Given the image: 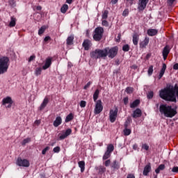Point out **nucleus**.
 I'll return each mask as SVG.
<instances>
[{"label": "nucleus", "instance_id": "nucleus-38", "mask_svg": "<svg viewBox=\"0 0 178 178\" xmlns=\"http://www.w3.org/2000/svg\"><path fill=\"white\" fill-rule=\"evenodd\" d=\"M147 97L148 99H152V98L154 97V92L153 91L148 92V93L147 94Z\"/></svg>", "mask_w": 178, "mask_h": 178}, {"label": "nucleus", "instance_id": "nucleus-7", "mask_svg": "<svg viewBox=\"0 0 178 178\" xmlns=\"http://www.w3.org/2000/svg\"><path fill=\"white\" fill-rule=\"evenodd\" d=\"M95 107L94 109L95 115H99L102 111H104V106H102V101L97 100L95 102Z\"/></svg>", "mask_w": 178, "mask_h": 178}, {"label": "nucleus", "instance_id": "nucleus-40", "mask_svg": "<svg viewBox=\"0 0 178 178\" xmlns=\"http://www.w3.org/2000/svg\"><path fill=\"white\" fill-rule=\"evenodd\" d=\"M134 88H131V87H128V88H126V92H127V94H131V93H133V91H134Z\"/></svg>", "mask_w": 178, "mask_h": 178}, {"label": "nucleus", "instance_id": "nucleus-45", "mask_svg": "<svg viewBox=\"0 0 178 178\" xmlns=\"http://www.w3.org/2000/svg\"><path fill=\"white\" fill-rule=\"evenodd\" d=\"M102 26H104L105 27H108L109 26V23L106 19L102 20Z\"/></svg>", "mask_w": 178, "mask_h": 178}, {"label": "nucleus", "instance_id": "nucleus-55", "mask_svg": "<svg viewBox=\"0 0 178 178\" xmlns=\"http://www.w3.org/2000/svg\"><path fill=\"white\" fill-rule=\"evenodd\" d=\"M34 59H35V56H31L29 59V62H32V60H34Z\"/></svg>", "mask_w": 178, "mask_h": 178}, {"label": "nucleus", "instance_id": "nucleus-17", "mask_svg": "<svg viewBox=\"0 0 178 178\" xmlns=\"http://www.w3.org/2000/svg\"><path fill=\"white\" fill-rule=\"evenodd\" d=\"M166 71V64L163 63L162 68L160 70V73L159 74V79L161 80L162 77H163V75L165 74V72Z\"/></svg>", "mask_w": 178, "mask_h": 178}, {"label": "nucleus", "instance_id": "nucleus-16", "mask_svg": "<svg viewBox=\"0 0 178 178\" xmlns=\"http://www.w3.org/2000/svg\"><path fill=\"white\" fill-rule=\"evenodd\" d=\"M140 40V35L137 33H134L133 35V44L134 45H138V41Z\"/></svg>", "mask_w": 178, "mask_h": 178}, {"label": "nucleus", "instance_id": "nucleus-6", "mask_svg": "<svg viewBox=\"0 0 178 178\" xmlns=\"http://www.w3.org/2000/svg\"><path fill=\"white\" fill-rule=\"evenodd\" d=\"M16 163L18 166H22V168H29L30 166V161L26 159H22V157H19L17 159Z\"/></svg>", "mask_w": 178, "mask_h": 178}, {"label": "nucleus", "instance_id": "nucleus-14", "mask_svg": "<svg viewBox=\"0 0 178 178\" xmlns=\"http://www.w3.org/2000/svg\"><path fill=\"white\" fill-rule=\"evenodd\" d=\"M149 44V38L145 37L144 40L140 43V48H146L147 45Z\"/></svg>", "mask_w": 178, "mask_h": 178}, {"label": "nucleus", "instance_id": "nucleus-25", "mask_svg": "<svg viewBox=\"0 0 178 178\" xmlns=\"http://www.w3.org/2000/svg\"><path fill=\"white\" fill-rule=\"evenodd\" d=\"M165 170V165L164 164H161L156 170L155 172L156 175L159 174L161 172V170Z\"/></svg>", "mask_w": 178, "mask_h": 178}, {"label": "nucleus", "instance_id": "nucleus-50", "mask_svg": "<svg viewBox=\"0 0 178 178\" xmlns=\"http://www.w3.org/2000/svg\"><path fill=\"white\" fill-rule=\"evenodd\" d=\"M91 84H92V83L91 81H89L87 83V84L84 86V90H87V88H90V86H91Z\"/></svg>", "mask_w": 178, "mask_h": 178}, {"label": "nucleus", "instance_id": "nucleus-26", "mask_svg": "<svg viewBox=\"0 0 178 178\" xmlns=\"http://www.w3.org/2000/svg\"><path fill=\"white\" fill-rule=\"evenodd\" d=\"M74 40V35H70L67 38V45H72L73 44V40Z\"/></svg>", "mask_w": 178, "mask_h": 178}, {"label": "nucleus", "instance_id": "nucleus-20", "mask_svg": "<svg viewBox=\"0 0 178 178\" xmlns=\"http://www.w3.org/2000/svg\"><path fill=\"white\" fill-rule=\"evenodd\" d=\"M151 172V164H147L144 168L143 175L148 176V174Z\"/></svg>", "mask_w": 178, "mask_h": 178}, {"label": "nucleus", "instance_id": "nucleus-31", "mask_svg": "<svg viewBox=\"0 0 178 178\" xmlns=\"http://www.w3.org/2000/svg\"><path fill=\"white\" fill-rule=\"evenodd\" d=\"M113 149H114L113 145L110 144V145H108V147H107V150H106V152H109L110 154H112V152H113Z\"/></svg>", "mask_w": 178, "mask_h": 178}, {"label": "nucleus", "instance_id": "nucleus-39", "mask_svg": "<svg viewBox=\"0 0 178 178\" xmlns=\"http://www.w3.org/2000/svg\"><path fill=\"white\" fill-rule=\"evenodd\" d=\"M130 49V47L129 46V44H125L122 47V50L124 52H129V50Z\"/></svg>", "mask_w": 178, "mask_h": 178}, {"label": "nucleus", "instance_id": "nucleus-34", "mask_svg": "<svg viewBox=\"0 0 178 178\" xmlns=\"http://www.w3.org/2000/svg\"><path fill=\"white\" fill-rule=\"evenodd\" d=\"M41 72H42V68L41 67L36 68L35 71V76H40L41 74Z\"/></svg>", "mask_w": 178, "mask_h": 178}, {"label": "nucleus", "instance_id": "nucleus-59", "mask_svg": "<svg viewBox=\"0 0 178 178\" xmlns=\"http://www.w3.org/2000/svg\"><path fill=\"white\" fill-rule=\"evenodd\" d=\"M10 5H15V0H8Z\"/></svg>", "mask_w": 178, "mask_h": 178}, {"label": "nucleus", "instance_id": "nucleus-36", "mask_svg": "<svg viewBox=\"0 0 178 178\" xmlns=\"http://www.w3.org/2000/svg\"><path fill=\"white\" fill-rule=\"evenodd\" d=\"M131 134V130L129 129L126 128L124 129V136H130Z\"/></svg>", "mask_w": 178, "mask_h": 178}, {"label": "nucleus", "instance_id": "nucleus-21", "mask_svg": "<svg viewBox=\"0 0 178 178\" xmlns=\"http://www.w3.org/2000/svg\"><path fill=\"white\" fill-rule=\"evenodd\" d=\"M158 34V30L156 29H148L147 30V35H149V37H154V35H156Z\"/></svg>", "mask_w": 178, "mask_h": 178}, {"label": "nucleus", "instance_id": "nucleus-35", "mask_svg": "<svg viewBox=\"0 0 178 178\" xmlns=\"http://www.w3.org/2000/svg\"><path fill=\"white\" fill-rule=\"evenodd\" d=\"M111 157V153L109 152H106L104 155L103 156V160L105 161Z\"/></svg>", "mask_w": 178, "mask_h": 178}, {"label": "nucleus", "instance_id": "nucleus-3", "mask_svg": "<svg viewBox=\"0 0 178 178\" xmlns=\"http://www.w3.org/2000/svg\"><path fill=\"white\" fill-rule=\"evenodd\" d=\"M9 69V58L7 56H0V74L6 73Z\"/></svg>", "mask_w": 178, "mask_h": 178}, {"label": "nucleus", "instance_id": "nucleus-19", "mask_svg": "<svg viewBox=\"0 0 178 178\" xmlns=\"http://www.w3.org/2000/svg\"><path fill=\"white\" fill-rule=\"evenodd\" d=\"M90 45H91V41L89 40H86L83 42V47L86 51H88L90 49Z\"/></svg>", "mask_w": 178, "mask_h": 178}, {"label": "nucleus", "instance_id": "nucleus-22", "mask_svg": "<svg viewBox=\"0 0 178 178\" xmlns=\"http://www.w3.org/2000/svg\"><path fill=\"white\" fill-rule=\"evenodd\" d=\"M60 124H62V118L57 117L54 122V127H58V126H60Z\"/></svg>", "mask_w": 178, "mask_h": 178}, {"label": "nucleus", "instance_id": "nucleus-57", "mask_svg": "<svg viewBox=\"0 0 178 178\" xmlns=\"http://www.w3.org/2000/svg\"><path fill=\"white\" fill-rule=\"evenodd\" d=\"M127 178H136V177L133 174H129Z\"/></svg>", "mask_w": 178, "mask_h": 178}, {"label": "nucleus", "instance_id": "nucleus-51", "mask_svg": "<svg viewBox=\"0 0 178 178\" xmlns=\"http://www.w3.org/2000/svg\"><path fill=\"white\" fill-rule=\"evenodd\" d=\"M172 172H173L174 173H178V167L172 168Z\"/></svg>", "mask_w": 178, "mask_h": 178}, {"label": "nucleus", "instance_id": "nucleus-47", "mask_svg": "<svg viewBox=\"0 0 178 178\" xmlns=\"http://www.w3.org/2000/svg\"><path fill=\"white\" fill-rule=\"evenodd\" d=\"M134 2V0H127V6H131V5H133Z\"/></svg>", "mask_w": 178, "mask_h": 178}, {"label": "nucleus", "instance_id": "nucleus-44", "mask_svg": "<svg viewBox=\"0 0 178 178\" xmlns=\"http://www.w3.org/2000/svg\"><path fill=\"white\" fill-rule=\"evenodd\" d=\"M142 148H143V149H145V151H148V149H149V146H148V145L145 143V144L142 145Z\"/></svg>", "mask_w": 178, "mask_h": 178}, {"label": "nucleus", "instance_id": "nucleus-64", "mask_svg": "<svg viewBox=\"0 0 178 178\" xmlns=\"http://www.w3.org/2000/svg\"><path fill=\"white\" fill-rule=\"evenodd\" d=\"M37 10H41L42 9V8L41 7V6H37L36 7Z\"/></svg>", "mask_w": 178, "mask_h": 178}, {"label": "nucleus", "instance_id": "nucleus-62", "mask_svg": "<svg viewBox=\"0 0 178 178\" xmlns=\"http://www.w3.org/2000/svg\"><path fill=\"white\" fill-rule=\"evenodd\" d=\"M137 148H138V146L137 145V144H134V145H133V149H137Z\"/></svg>", "mask_w": 178, "mask_h": 178}, {"label": "nucleus", "instance_id": "nucleus-52", "mask_svg": "<svg viewBox=\"0 0 178 178\" xmlns=\"http://www.w3.org/2000/svg\"><path fill=\"white\" fill-rule=\"evenodd\" d=\"M35 126H39V124H41V121L40 120H37L34 122Z\"/></svg>", "mask_w": 178, "mask_h": 178}, {"label": "nucleus", "instance_id": "nucleus-10", "mask_svg": "<svg viewBox=\"0 0 178 178\" xmlns=\"http://www.w3.org/2000/svg\"><path fill=\"white\" fill-rule=\"evenodd\" d=\"M70 134H72V129H68L66 131H63L58 134V139L65 140V138H67L68 136H70Z\"/></svg>", "mask_w": 178, "mask_h": 178}, {"label": "nucleus", "instance_id": "nucleus-15", "mask_svg": "<svg viewBox=\"0 0 178 178\" xmlns=\"http://www.w3.org/2000/svg\"><path fill=\"white\" fill-rule=\"evenodd\" d=\"M141 115H143L141 110L140 108H137L134 111L132 118H134L135 119L137 118H140Z\"/></svg>", "mask_w": 178, "mask_h": 178}, {"label": "nucleus", "instance_id": "nucleus-53", "mask_svg": "<svg viewBox=\"0 0 178 178\" xmlns=\"http://www.w3.org/2000/svg\"><path fill=\"white\" fill-rule=\"evenodd\" d=\"M124 105H127V104H129V97L124 98Z\"/></svg>", "mask_w": 178, "mask_h": 178}, {"label": "nucleus", "instance_id": "nucleus-4", "mask_svg": "<svg viewBox=\"0 0 178 178\" xmlns=\"http://www.w3.org/2000/svg\"><path fill=\"white\" fill-rule=\"evenodd\" d=\"M104 35V28L99 26L95 29L93 32V39L95 41H101Z\"/></svg>", "mask_w": 178, "mask_h": 178}, {"label": "nucleus", "instance_id": "nucleus-49", "mask_svg": "<svg viewBox=\"0 0 178 178\" xmlns=\"http://www.w3.org/2000/svg\"><path fill=\"white\" fill-rule=\"evenodd\" d=\"M47 151H49V147H46L42 151V155H45V154H47Z\"/></svg>", "mask_w": 178, "mask_h": 178}, {"label": "nucleus", "instance_id": "nucleus-29", "mask_svg": "<svg viewBox=\"0 0 178 178\" xmlns=\"http://www.w3.org/2000/svg\"><path fill=\"white\" fill-rule=\"evenodd\" d=\"M67 9H69V6L67 4H64L60 8L61 13H65L67 12Z\"/></svg>", "mask_w": 178, "mask_h": 178}, {"label": "nucleus", "instance_id": "nucleus-27", "mask_svg": "<svg viewBox=\"0 0 178 178\" xmlns=\"http://www.w3.org/2000/svg\"><path fill=\"white\" fill-rule=\"evenodd\" d=\"M16 26V18L11 17V20L9 24L10 27H15Z\"/></svg>", "mask_w": 178, "mask_h": 178}, {"label": "nucleus", "instance_id": "nucleus-13", "mask_svg": "<svg viewBox=\"0 0 178 178\" xmlns=\"http://www.w3.org/2000/svg\"><path fill=\"white\" fill-rule=\"evenodd\" d=\"M169 52H170V49H169V46H165L163 50V58L164 60H166L168 56L169 55Z\"/></svg>", "mask_w": 178, "mask_h": 178}, {"label": "nucleus", "instance_id": "nucleus-18", "mask_svg": "<svg viewBox=\"0 0 178 178\" xmlns=\"http://www.w3.org/2000/svg\"><path fill=\"white\" fill-rule=\"evenodd\" d=\"M48 102H49V99L48 97H44L43 99V102H42L40 106V111H42L48 105Z\"/></svg>", "mask_w": 178, "mask_h": 178}, {"label": "nucleus", "instance_id": "nucleus-60", "mask_svg": "<svg viewBox=\"0 0 178 178\" xmlns=\"http://www.w3.org/2000/svg\"><path fill=\"white\" fill-rule=\"evenodd\" d=\"M118 1L119 0H111V3H113V5H115V3H118Z\"/></svg>", "mask_w": 178, "mask_h": 178}, {"label": "nucleus", "instance_id": "nucleus-1", "mask_svg": "<svg viewBox=\"0 0 178 178\" xmlns=\"http://www.w3.org/2000/svg\"><path fill=\"white\" fill-rule=\"evenodd\" d=\"M160 112L165 118H173L174 116H176L177 114V111H176V108H172V106H168L166 104H161L160 106Z\"/></svg>", "mask_w": 178, "mask_h": 178}, {"label": "nucleus", "instance_id": "nucleus-9", "mask_svg": "<svg viewBox=\"0 0 178 178\" xmlns=\"http://www.w3.org/2000/svg\"><path fill=\"white\" fill-rule=\"evenodd\" d=\"M13 104V100L10 97H6L3 98L2 100V105L6 106V108H12V105Z\"/></svg>", "mask_w": 178, "mask_h": 178}, {"label": "nucleus", "instance_id": "nucleus-23", "mask_svg": "<svg viewBox=\"0 0 178 178\" xmlns=\"http://www.w3.org/2000/svg\"><path fill=\"white\" fill-rule=\"evenodd\" d=\"M79 167L81 168V172L83 173L86 169V162L84 161H81L78 162Z\"/></svg>", "mask_w": 178, "mask_h": 178}, {"label": "nucleus", "instance_id": "nucleus-41", "mask_svg": "<svg viewBox=\"0 0 178 178\" xmlns=\"http://www.w3.org/2000/svg\"><path fill=\"white\" fill-rule=\"evenodd\" d=\"M53 152L55 153V154H58L59 152H60V147L59 146H57L56 147H54L53 149Z\"/></svg>", "mask_w": 178, "mask_h": 178}, {"label": "nucleus", "instance_id": "nucleus-12", "mask_svg": "<svg viewBox=\"0 0 178 178\" xmlns=\"http://www.w3.org/2000/svg\"><path fill=\"white\" fill-rule=\"evenodd\" d=\"M51 65H52V58H47L46 59L44 65L42 66L43 70H47V69H48Z\"/></svg>", "mask_w": 178, "mask_h": 178}, {"label": "nucleus", "instance_id": "nucleus-32", "mask_svg": "<svg viewBox=\"0 0 178 178\" xmlns=\"http://www.w3.org/2000/svg\"><path fill=\"white\" fill-rule=\"evenodd\" d=\"M46 29L47 27L45 26H42L38 31L39 35H42V34H44Z\"/></svg>", "mask_w": 178, "mask_h": 178}, {"label": "nucleus", "instance_id": "nucleus-28", "mask_svg": "<svg viewBox=\"0 0 178 178\" xmlns=\"http://www.w3.org/2000/svg\"><path fill=\"white\" fill-rule=\"evenodd\" d=\"M140 104V100L136 99L130 104V108H136Z\"/></svg>", "mask_w": 178, "mask_h": 178}, {"label": "nucleus", "instance_id": "nucleus-30", "mask_svg": "<svg viewBox=\"0 0 178 178\" xmlns=\"http://www.w3.org/2000/svg\"><path fill=\"white\" fill-rule=\"evenodd\" d=\"M99 95V90L97 89L93 95V100L95 102H97V99H98V97Z\"/></svg>", "mask_w": 178, "mask_h": 178}, {"label": "nucleus", "instance_id": "nucleus-5", "mask_svg": "<svg viewBox=\"0 0 178 178\" xmlns=\"http://www.w3.org/2000/svg\"><path fill=\"white\" fill-rule=\"evenodd\" d=\"M106 49H107V56L111 59H113V58L118 55V51H119L118 47H114L112 48L106 47Z\"/></svg>", "mask_w": 178, "mask_h": 178}, {"label": "nucleus", "instance_id": "nucleus-54", "mask_svg": "<svg viewBox=\"0 0 178 178\" xmlns=\"http://www.w3.org/2000/svg\"><path fill=\"white\" fill-rule=\"evenodd\" d=\"M105 166H109L111 165V160H107L104 162Z\"/></svg>", "mask_w": 178, "mask_h": 178}, {"label": "nucleus", "instance_id": "nucleus-37", "mask_svg": "<svg viewBox=\"0 0 178 178\" xmlns=\"http://www.w3.org/2000/svg\"><path fill=\"white\" fill-rule=\"evenodd\" d=\"M108 12L106 10L103 12L102 19L104 20H106V19H108Z\"/></svg>", "mask_w": 178, "mask_h": 178}, {"label": "nucleus", "instance_id": "nucleus-46", "mask_svg": "<svg viewBox=\"0 0 178 178\" xmlns=\"http://www.w3.org/2000/svg\"><path fill=\"white\" fill-rule=\"evenodd\" d=\"M112 168H113L114 169H118L119 165H118L116 161H113Z\"/></svg>", "mask_w": 178, "mask_h": 178}, {"label": "nucleus", "instance_id": "nucleus-58", "mask_svg": "<svg viewBox=\"0 0 178 178\" xmlns=\"http://www.w3.org/2000/svg\"><path fill=\"white\" fill-rule=\"evenodd\" d=\"M173 69L174 70H178V63H176L175 65H174Z\"/></svg>", "mask_w": 178, "mask_h": 178}, {"label": "nucleus", "instance_id": "nucleus-61", "mask_svg": "<svg viewBox=\"0 0 178 178\" xmlns=\"http://www.w3.org/2000/svg\"><path fill=\"white\" fill-rule=\"evenodd\" d=\"M176 0H168V2L170 3V5H172L173 2H175Z\"/></svg>", "mask_w": 178, "mask_h": 178}, {"label": "nucleus", "instance_id": "nucleus-43", "mask_svg": "<svg viewBox=\"0 0 178 178\" xmlns=\"http://www.w3.org/2000/svg\"><path fill=\"white\" fill-rule=\"evenodd\" d=\"M31 141V139L30 138H27L23 140L22 145H26L27 143H30Z\"/></svg>", "mask_w": 178, "mask_h": 178}, {"label": "nucleus", "instance_id": "nucleus-2", "mask_svg": "<svg viewBox=\"0 0 178 178\" xmlns=\"http://www.w3.org/2000/svg\"><path fill=\"white\" fill-rule=\"evenodd\" d=\"M108 56V49H97L90 52V58L93 59H105Z\"/></svg>", "mask_w": 178, "mask_h": 178}, {"label": "nucleus", "instance_id": "nucleus-63", "mask_svg": "<svg viewBox=\"0 0 178 178\" xmlns=\"http://www.w3.org/2000/svg\"><path fill=\"white\" fill-rule=\"evenodd\" d=\"M131 67V69H134V70H136V69H137V65H134Z\"/></svg>", "mask_w": 178, "mask_h": 178}, {"label": "nucleus", "instance_id": "nucleus-11", "mask_svg": "<svg viewBox=\"0 0 178 178\" xmlns=\"http://www.w3.org/2000/svg\"><path fill=\"white\" fill-rule=\"evenodd\" d=\"M149 0H139L138 9L140 11L144 10L147 8V3H148Z\"/></svg>", "mask_w": 178, "mask_h": 178}, {"label": "nucleus", "instance_id": "nucleus-8", "mask_svg": "<svg viewBox=\"0 0 178 178\" xmlns=\"http://www.w3.org/2000/svg\"><path fill=\"white\" fill-rule=\"evenodd\" d=\"M118 109L117 107H115L114 109L110 110L109 118L110 122L111 123H115V122L116 121V118H118Z\"/></svg>", "mask_w": 178, "mask_h": 178}, {"label": "nucleus", "instance_id": "nucleus-33", "mask_svg": "<svg viewBox=\"0 0 178 178\" xmlns=\"http://www.w3.org/2000/svg\"><path fill=\"white\" fill-rule=\"evenodd\" d=\"M147 73H148L149 76H152V73H154V66L153 65H150L149 67Z\"/></svg>", "mask_w": 178, "mask_h": 178}, {"label": "nucleus", "instance_id": "nucleus-56", "mask_svg": "<svg viewBox=\"0 0 178 178\" xmlns=\"http://www.w3.org/2000/svg\"><path fill=\"white\" fill-rule=\"evenodd\" d=\"M49 40H51V37L47 36L44 38V41L47 42V41H49Z\"/></svg>", "mask_w": 178, "mask_h": 178}, {"label": "nucleus", "instance_id": "nucleus-24", "mask_svg": "<svg viewBox=\"0 0 178 178\" xmlns=\"http://www.w3.org/2000/svg\"><path fill=\"white\" fill-rule=\"evenodd\" d=\"M74 118V115H73V113H70L68 115H67L65 118V123H69V122L73 120Z\"/></svg>", "mask_w": 178, "mask_h": 178}, {"label": "nucleus", "instance_id": "nucleus-42", "mask_svg": "<svg viewBox=\"0 0 178 178\" xmlns=\"http://www.w3.org/2000/svg\"><path fill=\"white\" fill-rule=\"evenodd\" d=\"M81 108H86V106L87 105V102L86 101H81L80 104H79Z\"/></svg>", "mask_w": 178, "mask_h": 178}, {"label": "nucleus", "instance_id": "nucleus-48", "mask_svg": "<svg viewBox=\"0 0 178 178\" xmlns=\"http://www.w3.org/2000/svg\"><path fill=\"white\" fill-rule=\"evenodd\" d=\"M129 15V9H125L122 13V16H128Z\"/></svg>", "mask_w": 178, "mask_h": 178}]
</instances>
